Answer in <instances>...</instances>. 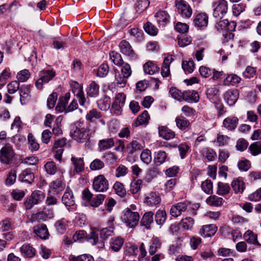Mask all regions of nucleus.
Here are the masks:
<instances>
[{
  "label": "nucleus",
  "instance_id": "57",
  "mask_svg": "<svg viewBox=\"0 0 261 261\" xmlns=\"http://www.w3.org/2000/svg\"><path fill=\"white\" fill-rule=\"evenodd\" d=\"M109 71V66L107 63H103L100 65L97 70L96 75L98 76L103 77L106 76Z\"/></svg>",
  "mask_w": 261,
  "mask_h": 261
},
{
  "label": "nucleus",
  "instance_id": "4",
  "mask_svg": "<svg viewBox=\"0 0 261 261\" xmlns=\"http://www.w3.org/2000/svg\"><path fill=\"white\" fill-rule=\"evenodd\" d=\"M45 194L42 191L35 190L28 196L24 201V205L27 210H31L35 205L42 202L45 198Z\"/></svg>",
  "mask_w": 261,
  "mask_h": 261
},
{
  "label": "nucleus",
  "instance_id": "33",
  "mask_svg": "<svg viewBox=\"0 0 261 261\" xmlns=\"http://www.w3.org/2000/svg\"><path fill=\"white\" fill-rule=\"evenodd\" d=\"M158 129L159 136L165 140H170L174 138L175 137V132L168 128L167 126H159Z\"/></svg>",
  "mask_w": 261,
  "mask_h": 261
},
{
  "label": "nucleus",
  "instance_id": "1",
  "mask_svg": "<svg viewBox=\"0 0 261 261\" xmlns=\"http://www.w3.org/2000/svg\"><path fill=\"white\" fill-rule=\"evenodd\" d=\"M70 136L79 143H86L90 138V130L87 124L81 120L71 125Z\"/></svg>",
  "mask_w": 261,
  "mask_h": 261
},
{
  "label": "nucleus",
  "instance_id": "3",
  "mask_svg": "<svg viewBox=\"0 0 261 261\" xmlns=\"http://www.w3.org/2000/svg\"><path fill=\"white\" fill-rule=\"evenodd\" d=\"M121 219L127 227L134 228L138 224L140 215L138 212H133L131 209L127 208L123 211Z\"/></svg>",
  "mask_w": 261,
  "mask_h": 261
},
{
  "label": "nucleus",
  "instance_id": "36",
  "mask_svg": "<svg viewBox=\"0 0 261 261\" xmlns=\"http://www.w3.org/2000/svg\"><path fill=\"white\" fill-rule=\"evenodd\" d=\"M86 92L88 96L91 97H97L99 93V86L94 81L92 82L87 87Z\"/></svg>",
  "mask_w": 261,
  "mask_h": 261
},
{
  "label": "nucleus",
  "instance_id": "46",
  "mask_svg": "<svg viewBox=\"0 0 261 261\" xmlns=\"http://www.w3.org/2000/svg\"><path fill=\"white\" fill-rule=\"evenodd\" d=\"M102 115L100 112L95 109H93L89 111L86 115V119L90 122H93L96 120L101 117Z\"/></svg>",
  "mask_w": 261,
  "mask_h": 261
},
{
  "label": "nucleus",
  "instance_id": "10",
  "mask_svg": "<svg viewBox=\"0 0 261 261\" xmlns=\"http://www.w3.org/2000/svg\"><path fill=\"white\" fill-rule=\"evenodd\" d=\"M214 7L213 16L216 18H222L227 12L228 4L225 0H219L215 2Z\"/></svg>",
  "mask_w": 261,
  "mask_h": 261
},
{
  "label": "nucleus",
  "instance_id": "9",
  "mask_svg": "<svg viewBox=\"0 0 261 261\" xmlns=\"http://www.w3.org/2000/svg\"><path fill=\"white\" fill-rule=\"evenodd\" d=\"M125 99L126 96L123 93H119L116 95L112 105V111L114 114L116 115L121 114L122 107L125 104Z\"/></svg>",
  "mask_w": 261,
  "mask_h": 261
},
{
  "label": "nucleus",
  "instance_id": "24",
  "mask_svg": "<svg viewBox=\"0 0 261 261\" xmlns=\"http://www.w3.org/2000/svg\"><path fill=\"white\" fill-rule=\"evenodd\" d=\"M239 124V119L236 116H229L223 121V126L228 130H234Z\"/></svg>",
  "mask_w": 261,
  "mask_h": 261
},
{
  "label": "nucleus",
  "instance_id": "2",
  "mask_svg": "<svg viewBox=\"0 0 261 261\" xmlns=\"http://www.w3.org/2000/svg\"><path fill=\"white\" fill-rule=\"evenodd\" d=\"M0 162L10 167L17 164V155L10 144H7L1 149Z\"/></svg>",
  "mask_w": 261,
  "mask_h": 261
},
{
  "label": "nucleus",
  "instance_id": "13",
  "mask_svg": "<svg viewBox=\"0 0 261 261\" xmlns=\"http://www.w3.org/2000/svg\"><path fill=\"white\" fill-rule=\"evenodd\" d=\"M119 47L121 53L123 55L133 59L137 58V55L128 42L125 40H122L119 43Z\"/></svg>",
  "mask_w": 261,
  "mask_h": 261
},
{
  "label": "nucleus",
  "instance_id": "30",
  "mask_svg": "<svg viewBox=\"0 0 261 261\" xmlns=\"http://www.w3.org/2000/svg\"><path fill=\"white\" fill-rule=\"evenodd\" d=\"M199 100V94L196 91L189 90L184 91L182 100L189 102H197Z\"/></svg>",
  "mask_w": 261,
  "mask_h": 261
},
{
  "label": "nucleus",
  "instance_id": "29",
  "mask_svg": "<svg viewBox=\"0 0 261 261\" xmlns=\"http://www.w3.org/2000/svg\"><path fill=\"white\" fill-rule=\"evenodd\" d=\"M205 94L207 98L213 103L219 100V90L215 86L207 88Z\"/></svg>",
  "mask_w": 261,
  "mask_h": 261
},
{
  "label": "nucleus",
  "instance_id": "27",
  "mask_svg": "<svg viewBox=\"0 0 261 261\" xmlns=\"http://www.w3.org/2000/svg\"><path fill=\"white\" fill-rule=\"evenodd\" d=\"M231 186L236 194L243 193L245 189V183L243 178L241 177L234 179L231 182Z\"/></svg>",
  "mask_w": 261,
  "mask_h": 261
},
{
  "label": "nucleus",
  "instance_id": "48",
  "mask_svg": "<svg viewBox=\"0 0 261 261\" xmlns=\"http://www.w3.org/2000/svg\"><path fill=\"white\" fill-rule=\"evenodd\" d=\"M217 193L219 195H225L229 193L230 188L228 184L219 182L217 185Z\"/></svg>",
  "mask_w": 261,
  "mask_h": 261
},
{
  "label": "nucleus",
  "instance_id": "53",
  "mask_svg": "<svg viewBox=\"0 0 261 261\" xmlns=\"http://www.w3.org/2000/svg\"><path fill=\"white\" fill-rule=\"evenodd\" d=\"M161 243L157 238H152V244L150 246L149 253L150 255H153L159 249L161 248Z\"/></svg>",
  "mask_w": 261,
  "mask_h": 261
},
{
  "label": "nucleus",
  "instance_id": "45",
  "mask_svg": "<svg viewBox=\"0 0 261 261\" xmlns=\"http://www.w3.org/2000/svg\"><path fill=\"white\" fill-rule=\"evenodd\" d=\"M223 201V199L222 198L219 197L215 195L210 196L206 200L207 204H208L209 205L214 206H221Z\"/></svg>",
  "mask_w": 261,
  "mask_h": 261
},
{
  "label": "nucleus",
  "instance_id": "50",
  "mask_svg": "<svg viewBox=\"0 0 261 261\" xmlns=\"http://www.w3.org/2000/svg\"><path fill=\"white\" fill-rule=\"evenodd\" d=\"M169 145L174 148H176L177 147L178 148L180 156L181 159L185 158L189 149H190L189 146L186 143L180 144L178 146L176 144L172 146L169 144Z\"/></svg>",
  "mask_w": 261,
  "mask_h": 261
},
{
  "label": "nucleus",
  "instance_id": "17",
  "mask_svg": "<svg viewBox=\"0 0 261 261\" xmlns=\"http://www.w3.org/2000/svg\"><path fill=\"white\" fill-rule=\"evenodd\" d=\"M217 229L215 224L204 225L200 228L199 233L203 238L211 237L215 234Z\"/></svg>",
  "mask_w": 261,
  "mask_h": 261
},
{
  "label": "nucleus",
  "instance_id": "55",
  "mask_svg": "<svg viewBox=\"0 0 261 261\" xmlns=\"http://www.w3.org/2000/svg\"><path fill=\"white\" fill-rule=\"evenodd\" d=\"M11 76V72L9 69H4L0 74V89L4 86Z\"/></svg>",
  "mask_w": 261,
  "mask_h": 261
},
{
  "label": "nucleus",
  "instance_id": "28",
  "mask_svg": "<svg viewBox=\"0 0 261 261\" xmlns=\"http://www.w3.org/2000/svg\"><path fill=\"white\" fill-rule=\"evenodd\" d=\"M21 255L25 258H32L36 254L35 249L30 244L25 243L20 248Z\"/></svg>",
  "mask_w": 261,
  "mask_h": 261
},
{
  "label": "nucleus",
  "instance_id": "38",
  "mask_svg": "<svg viewBox=\"0 0 261 261\" xmlns=\"http://www.w3.org/2000/svg\"><path fill=\"white\" fill-rule=\"evenodd\" d=\"M62 118L59 116L56 118L53 125L52 126V134L56 136H59L63 134L62 125Z\"/></svg>",
  "mask_w": 261,
  "mask_h": 261
},
{
  "label": "nucleus",
  "instance_id": "42",
  "mask_svg": "<svg viewBox=\"0 0 261 261\" xmlns=\"http://www.w3.org/2000/svg\"><path fill=\"white\" fill-rule=\"evenodd\" d=\"M178 44L180 47L186 46L192 42L191 36L187 34H179L177 37Z\"/></svg>",
  "mask_w": 261,
  "mask_h": 261
},
{
  "label": "nucleus",
  "instance_id": "56",
  "mask_svg": "<svg viewBox=\"0 0 261 261\" xmlns=\"http://www.w3.org/2000/svg\"><path fill=\"white\" fill-rule=\"evenodd\" d=\"M113 188L116 193L119 196L124 197L125 196L126 190L123 184L120 182H116L113 186Z\"/></svg>",
  "mask_w": 261,
  "mask_h": 261
},
{
  "label": "nucleus",
  "instance_id": "8",
  "mask_svg": "<svg viewBox=\"0 0 261 261\" xmlns=\"http://www.w3.org/2000/svg\"><path fill=\"white\" fill-rule=\"evenodd\" d=\"M93 188L95 191L103 192L109 188V182L102 174L96 176L93 181Z\"/></svg>",
  "mask_w": 261,
  "mask_h": 261
},
{
  "label": "nucleus",
  "instance_id": "61",
  "mask_svg": "<svg viewBox=\"0 0 261 261\" xmlns=\"http://www.w3.org/2000/svg\"><path fill=\"white\" fill-rule=\"evenodd\" d=\"M44 168L46 172L50 175L55 174L57 170L56 165L53 161L47 162L44 165Z\"/></svg>",
  "mask_w": 261,
  "mask_h": 261
},
{
  "label": "nucleus",
  "instance_id": "49",
  "mask_svg": "<svg viewBox=\"0 0 261 261\" xmlns=\"http://www.w3.org/2000/svg\"><path fill=\"white\" fill-rule=\"evenodd\" d=\"M182 68L186 73H192L195 68V64L192 59H189L188 61H182Z\"/></svg>",
  "mask_w": 261,
  "mask_h": 261
},
{
  "label": "nucleus",
  "instance_id": "39",
  "mask_svg": "<svg viewBox=\"0 0 261 261\" xmlns=\"http://www.w3.org/2000/svg\"><path fill=\"white\" fill-rule=\"evenodd\" d=\"M241 80V77L236 74H227L223 80V85L225 86L234 85L239 83Z\"/></svg>",
  "mask_w": 261,
  "mask_h": 261
},
{
  "label": "nucleus",
  "instance_id": "25",
  "mask_svg": "<svg viewBox=\"0 0 261 261\" xmlns=\"http://www.w3.org/2000/svg\"><path fill=\"white\" fill-rule=\"evenodd\" d=\"M62 203L66 206H71L75 203L74 197L73 192L69 187L66 189L62 198Z\"/></svg>",
  "mask_w": 261,
  "mask_h": 261
},
{
  "label": "nucleus",
  "instance_id": "52",
  "mask_svg": "<svg viewBox=\"0 0 261 261\" xmlns=\"http://www.w3.org/2000/svg\"><path fill=\"white\" fill-rule=\"evenodd\" d=\"M249 150L251 154L254 156L261 154V141L252 143L249 147Z\"/></svg>",
  "mask_w": 261,
  "mask_h": 261
},
{
  "label": "nucleus",
  "instance_id": "60",
  "mask_svg": "<svg viewBox=\"0 0 261 261\" xmlns=\"http://www.w3.org/2000/svg\"><path fill=\"white\" fill-rule=\"evenodd\" d=\"M105 166L103 162L99 159L94 160L90 165V168L92 171L99 170Z\"/></svg>",
  "mask_w": 261,
  "mask_h": 261
},
{
  "label": "nucleus",
  "instance_id": "51",
  "mask_svg": "<svg viewBox=\"0 0 261 261\" xmlns=\"http://www.w3.org/2000/svg\"><path fill=\"white\" fill-rule=\"evenodd\" d=\"M141 179H134L130 184V191L133 194L137 193L141 189V186L142 184Z\"/></svg>",
  "mask_w": 261,
  "mask_h": 261
},
{
  "label": "nucleus",
  "instance_id": "6",
  "mask_svg": "<svg viewBox=\"0 0 261 261\" xmlns=\"http://www.w3.org/2000/svg\"><path fill=\"white\" fill-rule=\"evenodd\" d=\"M56 75V72L53 70H42L39 73V79L35 82V86L38 89L43 88L44 84L47 83Z\"/></svg>",
  "mask_w": 261,
  "mask_h": 261
},
{
  "label": "nucleus",
  "instance_id": "63",
  "mask_svg": "<svg viewBox=\"0 0 261 261\" xmlns=\"http://www.w3.org/2000/svg\"><path fill=\"white\" fill-rule=\"evenodd\" d=\"M140 158L143 162L148 164L152 159L151 151L148 149L143 150L140 154Z\"/></svg>",
  "mask_w": 261,
  "mask_h": 261
},
{
  "label": "nucleus",
  "instance_id": "41",
  "mask_svg": "<svg viewBox=\"0 0 261 261\" xmlns=\"http://www.w3.org/2000/svg\"><path fill=\"white\" fill-rule=\"evenodd\" d=\"M68 223V221L64 218L57 221L55 224L57 231L60 234H64L66 231Z\"/></svg>",
  "mask_w": 261,
  "mask_h": 261
},
{
  "label": "nucleus",
  "instance_id": "47",
  "mask_svg": "<svg viewBox=\"0 0 261 261\" xmlns=\"http://www.w3.org/2000/svg\"><path fill=\"white\" fill-rule=\"evenodd\" d=\"M109 56L111 61L117 66H120L124 63L121 55L116 51H111L109 54Z\"/></svg>",
  "mask_w": 261,
  "mask_h": 261
},
{
  "label": "nucleus",
  "instance_id": "64",
  "mask_svg": "<svg viewBox=\"0 0 261 261\" xmlns=\"http://www.w3.org/2000/svg\"><path fill=\"white\" fill-rule=\"evenodd\" d=\"M194 223V220L191 217H186L181 220L180 224L182 227L185 229H190L193 227Z\"/></svg>",
  "mask_w": 261,
  "mask_h": 261
},
{
  "label": "nucleus",
  "instance_id": "58",
  "mask_svg": "<svg viewBox=\"0 0 261 261\" xmlns=\"http://www.w3.org/2000/svg\"><path fill=\"white\" fill-rule=\"evenodd\" d=\"M106 195L103 194H98L95 197L93 198L90 205L93 207H97L103 202Z\"/></svg>",
  "mask_w": 261,
  "mask_h": 261
},
{
  "label": "nucleus",
  "instance_id": "35",
  "mask_svg": "<svg viewBox=\"0 0 261 261\" xmlns=\"http://www.w3.org/2000/svg\"><path fill=\"white\" fill-rule=\"evenodd\" d=\"M175 121L177 127L182 131L187 130L190 126L189 121L183 116H177Z\"/></svg>",
  "mask_w": 261,
  "mask_h": 261
},
{
  "label": "nucleus",
  "instance_id": "37",
  "mask_svg": "<svg viewBox=\"0 0 261 261\" xmlns=\"http://www.w3.org/2000/svg\"><path fill=\"white\" fill-rule=\"evenodd\" d=\"M114 144V139L113 138L100 140L99 141L98 144L100 151H103L110 149L113 147Z\"/></svg>",
  "mask_w": 261,
  "mask_h": 261
},
{
  "label": "nucleus",
  "instance_id": "43",
  "mask_svg": "<svg viewBox=\"0 0 261 261\" xmlns=\"http://www.w3.org/2000/svg\"><path fill=\"white\" fill-rule=\"evenodd\" d=\"M150 119L149 115L146 110L140 115L136 119L134 124L135 126H138L142 124H147Z\"/></svg>",
  "mask_w": 261,
  "mask_h": 261
},
{
  "label": "nucleus",
  "instance_id": "32",
  "mask_svg": "<svg viewBox=\"0 0 261 261\" xmlns=\"http://www.w3.org/2000/svg\"><path fill=\"white\" fill-rule=\"evenodd\" d=\"M124 241L121 237L112 238L110 242V248L113 251L118 252L123 245Z\"/></svg>",
  "mask_w": 261,
  "mask_h": 261
},
{
  "label": "nucleus",
  "instance_id": "44",
  "mask_svg": "<svg viewBox=\"0 0 261 261\" xmlns=\"http://www.w3.org/2000/svg\"><path fill=\"white\" fill-rule=\"evenodd\" d=\"M143 69L144 72L149 74H153L160 70V68L151 61L146 62L143 66Z\"/></svg>",
  "mask_w": 261,
  "mask_h": 261
},
{
  "label": "nucleus",
  "instance_id": "12",
  "mask_svg": "<svg viewBox=\"0 0 261 261\" xmlns=\"http://www.w3.org/2000/svg\"><path fill=\"white\" fill-rule=\"evenodd\" d=\"M236 23L234 21H229L227 19H224L218 22L215 28L218 32L227 33L235 31Z\"/></svg>",
  "mask_w": 261,
  "mask_h": 261
},
{
  "label": "nucleus",
  "instance_id": "22",
  "mask_svg": "<svg viewBox=\"0 0 261 261\" xmlns=\"http://www.w3.org/2000/svg\"><path fill=\"white\" fill-rule=\"evenodd\" d=\"M31 86L22 85L19 89L20 101L23 105L28 103L30 99V88Z\"/></svg>",
  "mask_w": 261,
  "mask_h": 261
},
{
  "label": "nucleus",
  "instance_id": "31",
  "mask_svg": "<svg viewBox=\"0 0 261 261\" xmlns=\"http://www.w3.org/2000/svg\"><path fill=\"white\" fill-rule=\"evenodd\" d=\"M154 214L152 211L144 213L140 221V225L145 226L147 229H150V225L153 222Z\"/></svg>",
  "mask_w": 261,
  "mask_h": 261
},
{
  "label": "nucleus",
  "instance_id": "11",
  "mask_svg": "<svg viewBox=\"0 0 261 261\" xmlns=\"http://www.w3.org/2000/svg\"><path fill=\"white\" fill-rule=\"evenodd\" d=\"M161 202L160 194L156 191H151L145 195L144 203L149 206H157Z\"/></svg>",
  "mask_w": 261,
  "mask_h": 261
},
{
  "label": "nucleus",
  "instance_id": "34",
  "mask_svg": "<svg viewBox=\"0 0 261 261\" xmlns=\"http://www.w3.org/2000/svg\"><path fill=\"white\" fill-rule=\"evenodd\" d=\"M244 240L248 243L260 247L261 245L257 241V235L252 231L248 230L244 234Z\"/></svg>",
  "mask_w": 261,
  "mask_h": 261
},
{
  "label": "nucleus",
  "instance_id": "59",
  "mask_svg": "<svg viewBox=\"0 0 261 261\" xmlns=\"http://www.w3.org/2000/svg\"><path fill=\"white\" fill-rule=\"evenodd\" d=\"M201 188L207 194H211L213 193V182L210 179H206L203 181L201 183Z\"/></svg>",
  "mask_w": 261,
  "mask_h": 261
},
{
  "label": "nucleus",
  "instance_id": "5",
  "mask_svg": "<svg viewBox=\"0 0 261 261\" xmlns=\"http://www.w3.org/2000/svg\"><path fill=\"white\" fill-rule=\"evenodd\" d=\"M121 66V73L122 76L119 73V71L117 69H114V71L115 73V80L117 84L120 85L122 87H124L127 83V79L132 74V70L130 65L127 63H124Z\"/></svg>",
  "mask_w": 261,
  "mask_h": 261
},
{
  "label": "nucleus",
  "instance_id": "62",
  "mask_svg": "<svg viewBox=\"0 0 261 261\" xmlns=\"http://www.w3.org/2000/svg\"><path fill=\"white\" fill-rule=\"evenodd\" d=\"M16 179V171L15 170H11L7 175L5 180V184L7 186H11L14 184Z\"/></svg>",
  "mask_w": 261,
  "mask_h": 261
},
{
  "label": "nucleus",
  "instance_id": "26",
  "mask_svg": "<svg viewBox=\"0 0 261 261\" xmlns=\"http://www.w3.org/2000/svg\"><path fill=\"white\" fill-rule=\"evenodd\" d=\"M114 219H111L109 220V227L103 228L100 231V237L103 241L106 240L110 236L113 234L114 226H113Z\"/></svg>",
  "mask_w": 261,
  "mask_h": 261
},
{
  "label": "nucleus",
  "instance_id": "21",
  "mask_svg": "<svg viewBox=\"0 0 261 261\" xmlns=\"http://www.w3.org/2000/svg\"><path fill=\"white\" fill-rule=\"evenodd\" d=\"M34 233L40 239L46 240L49 235L47 226L44 224H40L33 227Z\"/></svg>",
  "mask_w": 261,
  "mask_h": 261
},
{
  "label": "nucleus",
  "instance_id": "20",
  "mask_svg": "<svg viewBox=\"0 0 261 261\" xmlns=\"http://www.w3.org/2000/svg\"><path fill=\"white\" fill-rule=\"evenodd\" d=\"M71 162L73 166V172L74 174H79L84 171L85 162L84 158L72 156Z\"/></svg>",
  "mask_w": 261,
  "mask_h": 261
},
{
  "label": "nucleus",
  "instance_id": "19",
  "mask_svg": "<svg viewBox=\"0 0 261 261\" xmlns=\"http://www.w3.org/2000/svg\"><path fill=\"white\" fill-rule=\"evenodd\" d=\"M71 86L73 87L72 92L78 98L80 105L84 106L86 102V98L83 90V87L76 82H74Z\"/></svg>",
  "mask_w": 261,
  "mask_h": 261
},
{
  "label": "nucleus",
  "instance_id": "23",
  "mask_svg": "<svg viewBox=\"0 0 261 261\" xmlns=\"http://www.w3.org/2000/svg\"><path fill=\"white\" fill-rule=\"evenodd\" d=\"M187 209V204L185 202H178L173 205L170 210V215L174 217L179 216L182 212Z\"/></svg>",
  "mask_w": 261,
  "mask_h": 261
},
{
  "label": "nucleus",
  "instance_id": "40",
  "mask_svg": "<svg viewBox=\"0 0 261 261\" xmlns=\"http://www.w3.org/2000/svg\"><path fill=\"white\" fill-rule=\"evenodd\" d=\"M167 218V213L163 210H158L154 216L155 223L160 226H162L165 223Z\"/></svg>",
  "mask_w": 261,
  "mask_h": 261
},
{
  "label": "nucleus",
  "instance_id": "54",
  "mask_svg": "<svg viewBox=\"0 0 261 261\" xmlns=\"http://www.w3.org/2000/svg\"><path fill=\"white\" fill-rule=\"evenodd\" d=\"M167 155L165 151H159L154 158V162L156 166H160L165 162Z\"/></svg>",
  "mask_w": 261,
  "mask_h": 261
},
{
  "label": "nucleus",
  "instance_id": "7",
  "mask_svg": "<svg viewBox=\"0 0 261 261\" xmlns=\"http://www.w3.org/2000/svg\"><path fill=\"white\" fill-rule=\"evenodd\" d=\"M175 6L177 12L184 18H189L192 16L193 10L189 4L184 0H175Z\"/></svg>",
  "mask_w": 261,
  "mask_h": 261
},
{
  "label": "nucleus",
  "instance_id": "15",
  "mask_svg": "<svg viewBox=\"0 0 261 261\" xmlns=\"http://www.w3.org/2000/svg\"><path fill=\"white\" fill-rule=\"evenodd\" d=\"M34 179V173L30 168H27L23 170L18 176V180L19 181L29 185L32 184Z\"/></svg>",
  "mask_w": 261,
  "mask_h": 261
},
{
  "label": "nucleus",
  "instance_id": "18",
  "mask_svg": "<svg viewBox=\"0 0 261 261\" xmlns=\"http://www.w3.org/2000/svg\"><path fill=\"white\" fill-rule=\"evenodd\" d=\"M208 17L205 13H200L197 14L194 20V26L200 29L205 28L208 24Z\"/></svg>",
  "mask_w": 261,
  "mask_h": 261
},
{
  "label": "nucleus",
  "instance_id": "16",
  "mask_svg": "<svg viewBox=\"0 0 261 261\" xmlns=\"http://www.w3.org/2000/svg\"><path fill=\"white\" fill-rule=\"evenodd\" d=\"M144 147L145 145L144 143H141L137 140H134L126 145L125 151L129 154H133L138 151H140Z\"/></svg>",
  "mask_w": 261,
  "mask_h": 261
},
{
  "label": "nucleus",
  "instance_id": "14",
  "mask_svg": "<svg viewBox=\"0 0 261 261\" xmlns=\"http://www.w3.org/2000/svg\"><path fill=\"white\" fill-rule=\"evenodd\" d=\"M224 99L229 106H233L237 102L239 96V92L237 89H230L224 94Z\"/></svg>",
  "mask_w": 261,
  "mask_h": 261
}]
</instances>
